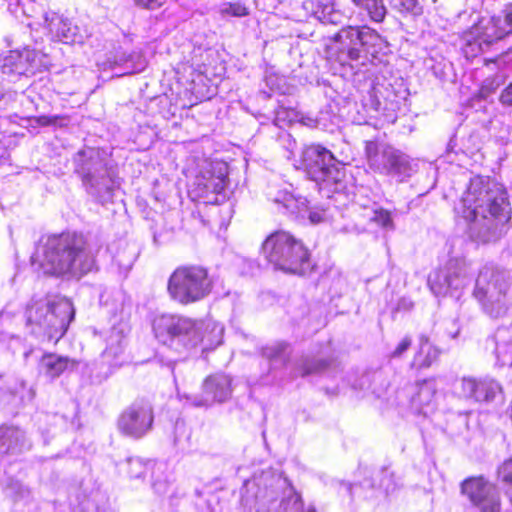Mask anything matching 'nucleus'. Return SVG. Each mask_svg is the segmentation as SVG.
Returning <instances> with one entry per match:
<instances>
[{
    "instance_id": "obj_10",
    "label": "nucleus",
    "mask_w": 512,
    "mask_h": 512,
    "mask_svg": "<svg viewBox=\"0 0 512 512\" xmlns=\"http://www.w3.org/2000/svg\"><path fill=\"white\" fill-rule=\"evenodd\" d=\"M155 337L164 345L192 348L203 339L202 323L191 318L163 314L153 321Z\"/></svg>"
},
{
    "instance_id": "obj_48",
    "label": "nucleus",
    "mask_w": 512,
    "mask_h": 512,
    "mask_svg": "<svg viewBox=\"0 0 512 512\" xmlns=\"http://www.w3.org/2000/svg\"><path fill=\"white\" fill-rule=\"evenodd\" d=\"M284 114H286V111H285V110L278 111V112L276 113V117H275V120H274L275 125L280 126V121H281V120H283L282 115H284Z\"/></svg>"
},
{
    "instance_id": "obj_46",
    "label": "nucleus",
    "mask_w": 512,
    "mask_h": 512,
    "mask_svg": "<svg viewBox=\"0 0 512 512\" xmlns=\"http://www.w3.org/2000/svg\"><path fill=\"white\" fill-rule=\"evenodd\" d=\"M500 102L505 106L512 105V82L501 93Z\"/></svg>"
},
{
    "instance_id": "obj_36",
    "label": "nucleus",
    "mask_w": 512,
    "mask_h": 512,
    "mask_svg": "<svg viewBox=\"0 0 512 512\" xmlns=\"http://www.w3.org/2000/svg\"><path fill=\"white\" fill-rule=\"evenodd\" d=\"M129 52L116 51L114 55L108 57L103 63V70H111L115 72V76H124L126 57Z\"/></svg>"
},
{
    "instance_id": "obj_6",
    "label": "nucleus",
    "mask_w": 512,
    "mask_h": 512,
    "mask_svg": "<svg viewBox=\"0 0 512 512\" xmlns=\"http://www.w3.org/2000/svg\"><path fill=\"white\" fill-rule=\"evenodd\" d=\"M262 250L276 269L286 273L303 275L310 267L308 249L288 232L277 231L268 236Z\"/></svg>"
},
{
    "instance_id": "obj_3",
    "label": "nucleus",
    "mask_w": 512,
    "mask_h": 512,
    "mask_svg": "<svg viewBox=\"0 0 512 512\" xmlns=\"http://www.w3.org/2000/svg\"><path fill=\"white\" fill-rule=\"evenodd\" d=\"M74 172L80 177L86 193L96 202H111L120 189L121 178L112 160L99 149L87 147L73 157Z\"/></svg>"
},
{
    "instance_id": "obj_22",
    "label": "nucleus",
    "mask_w": 512,
    "mask_h": 512,
    "mask_svg": "<svg viewBox=\"0 0 512 512\" xmlns=\"http://www.w3.org/2000/svg\"><path fill=\"white\" fill-rule=\"evenodd\" d=\"M44 21L49 31L64 43L75 41L77 27L74 26L68 18L58 15L56 12L49 11L44 13Z\"/></svg>"
},
{
    "instance_id": "obj_33",
    "label": "nucleus",
    "mask_w": 512,
    "mask_h": 512,
    "mask_svg": "<svg viewBox=\"0 0 512 512\" xmlns=\"http://www.w3.org/2000/svg\"><path fill=\"white\" fill-rule=\"evenodd\" d=\"M428 284L437 297H445L448 293V272L445 270L434 271L428 277Z\"/></svg>"
},
{
    "instance_id": "obj_44",
    "label": "nucleus",
    "mask_w": 512,
    "mask_h": 512,
    "mask_svg": "<svg viewBox=\"0 0 512 512\" xmlns=\"http://www.w3.org/2000/svg\"><path fill=\"white\" fill-rule=\"evenodd\" d=\"M167 0H133L134 4L137 7L147 9V10H155L162 7Z\"/></svg>"
},
{
    "instance_id": "obj_26",
    "label": "nucleus",
    "mask_w": 512,
    "mask_h": 512,
    "mask_svg": "<svg viewBox=\"0 0 512 512\" xmlns=\"http://www.w3.org/2000/svg\"><path fill=\"white\" fill-rule=\"evenodd\" d=\"M399 211L391 204L387 206L374 203L371 207L364 209V217L375 224H393L399 221Z\"/></svg>"
},
{
    "instance_id": "obj_45",
    "label": "nucleus",
    "mask_w": 512,
    "mask_h": 512,
    "mask_svg": "<svg viewBox=\"0 0 512 512\" xmlns=\"http://www.w3.org/2000/svg\"><path fill=\"white\" fill-rule=\"evenodd\" d=\"M411 346V338L404 337L392 353L393 357L401 356Z\"/></svg>"
},
{
    "instance_id": "obj_7",
    "label": "nucleus",
    "mask_w": 512,
    "mask_h": 512,
    "mask_svg": "<svg viewBox=\"0 0 512 512\" xmlns=\"http://www.w3.org/2000/svg\"><path fill=\"white\" fill-rule=\"evenodd\" d=\"M333 40L347 59L361 65L373 62L387 48V41L368 26H347L338 31Z\"/></svg>"
},
{
    "instance_id": "obj_43",
    "label": "nucleus",
    "mask_w": 512,
    "mask_h": 512,
    "mask_svg": "<svg viewBox=\"0 0 512 512\" xmlns=\"http://www.w3.org/2000/svg\"><path fill=\"white\" fill-rule=\"evenodd\" d=\"M173 234V228H168L167 226H161L159 231H154L153 240L156 244H161L168 241Z\"/></svg>"
},
{
    "instance_id": "obj_37",
    "label": "nucleus",
    "mask_w": 512,
    "mask_h": 512,
    "mask_svg": "<svg viewBox=\"0 0 512 512\" xmlns=\"http://www.w3.org/2000/svg\"><path fill=\"white\" fill-rule=\"evenodd\" d=\"M498 479L512 505V459L504 461L498 468Z\"/></svg>"
},
{
    "instance_id": "obj_51",
    "label": "nucleus",
    "mask_w": 512,
    "mask_h": 512,
    "mask_svg": "<svg viewBox=\"0 0 512 512\" xmlns=\"http://www.w3.org/2000/svg\"><path fill=\"white\" fill-rule=\"evenodd\" d=\"M141 474H142V472L140 471V472L136 473L134 476H135V477H140V476H141Z\"/></svg>"
},
{
    "instance_id": "obj_41",
    "label": "nucleus",
    "mask_w": 512,
    "mask_h": 512,
    "mask_svg": "<svg viewBox=\"0 0 512 512\" xmlns=\"http://www.w3.org/2000/svg\"><path fill=\"white\" fill-rule=\"evenodd\" d=\"M220 13L223 17H244L249 14V9L241 2H230L222 5Z\"/></svg>"
},
{
    "instance_id": "obj_5",
    "label": "nucleus",
    "mask_w": 512,
    "mask_h": 512,
    "mask_svg": "<svg viewBox=\"0 0 512 512\" xmlns=\"http://www.w3.org/2000/svg\"><path fill=\"white\" fill-rule=\"evenodd\" d=\"M72 302L64 297L33 301L26 309V325L38 338L57 342L74 319Z\"/></svg>"
},
{
    "instance_id": "obj_19",
    "label": "nucleus",
    "mask_w": 512,
    "mask_h": 512,
    "mask_svg": "<svg viewBox=\"0 0 512 512\" xmlns=\"http://www.w3.org/2000/svg\"><path fill=\"white\" fill-rule=\"evenodd\" d=\"M32 448L26 432L18 426H0V455L19 456Z\"/></svg>"
},
{
    "instance_id": "obj_32",
    "label": "nucleus",
    "mask_w": 512,
    "mask_h": 512,
    "mask_svg": "<svg viewBox=\"0 0 512 512\" xmlns=\"http://www.w3.org/2000/svg\"><path fill=\"white\" fill-rule=\"evenodd\" d=\"M469 237L477 243H489L499 238L498 226H468Z\"/></svg>"
},
{
    "instance_id": "obj_28",
    "label": "nucleus",
    "mask_w": 512,
    "mask_h": 512,
    "mask_svg": "<svg viewBox=\"0 0 512 512\" xmlns=\"http://www.w3.org/2000/svg\"><path fill=\"white\" fill-rule=\"evenodd\" d=\"M352 2L361 12H365L372 22L384 21L387 8L383 0H352Z\"/></svg>"
},
{
    "instance_id": "obj_42",
    "label": "nucleus",
    "mask_w": 512,
    "mask_h": 512,
    "mask_svg": "<svg viewBox=\"0 0 512 512\" xmlns=\"http://www.w3.org/2000/svg\"><path fill=\"white\" fill-rule=\"evenodd\" d=\"M496 21L505 31V36L512 34V7L503 11V15L496 16Z\"/></svg>"
},
{
    "instance_id": "obj_15",
    "label": "nucleus",
    "mask_w": 512,
    "mask_h": 512,
    "mask_svg": "<svg viewBox=\"0 0 512 512\" xmlns=\"http://www.w3.org/2000/svg\"><path fill=\"white\" fill-rule=\"evenodd\" d=\"M451 391L455 397L473 399L475 402H503L501 385L491 377H461L453 380Z\"/></svg>"
},
{
    "instance_id": "obj_2",
    "label": "nucleus",
    "mask_w": 512,
    "mask_h": 512,
    "mask_svg": "<svg viewBox=\"0 0 512 512\" xmlns=\"http://www.w3.org/2000/svg\"><path fill=\"white\" fill-rule=\"evenodd\" d=\"M462 216L470 224L491 219L504 224L510 219L511 208L503 185L490 177L475 176L462 197Z\"/></svg>"
},
{
    "instance_id": "obj_50",
    "label": "nucleus",
    "mask_w": 512,
    "mask_h": 512,
    "mask_svg": "<svg viewBox=\"0 0 512 512\" xmlns=\"http://www.w3.org/2000/svg\"><path fill=\"white\" fill-rule=\"evenodd\" d=\"M131 466H141V462L138 459L130 460Z\"/></svg>"
},
{
    "instance_id": "obj_18",
    "label": "nucleus",
    "mask_w": 512,
    "mask_h": 512,
    "mask_svg": "<svg viewBox=\"0 0 512 512\" xmlns=\"http://www.w3.org/2000/svg\"><path fill=\"white\" fill-rule=\"evenodd\" d=\"M231 392V378L225 374H215L204 380L200 393L185 395L184 397L194 407L208 408L215 403L226 401Z\"/></svg>"
},
{
    "instance_id": "obj_1",
    "label": "nucleus",
    "mask_w": 512,
    "mask_h": 512,
    "mask_svg": "<svg viewBox=\"0 0 512 512\" xmlns=\"http://www.w3.org/2000/svg\"><path fill=\"white\" fill-rule=\"evenodd\" d=\"M39 253L41 267L52 275L81 278L97 269L94 251L82 234L51 235Z\"/></svg>"
},
{
    "instance_id": "obj_14",
    "label": "nucleus",
    "mask_w": 512,
    "mask_h": 512,
    "mask_svg": "<svg viewBox=\"0 0 512 512\" xmlns=\"http://www.w3.org/2000/svg\"><path fill=\"white\" fill-rule=\"evenodd\" d=\"M154 410L152 404L144 399L131 403L117 418V430L125 437L141 439L147 435L153 427Z\"/></svg>"
},
{
    "instance_id": "obj_16",
    "label": "nucleus",
    "mask_w": 512,
    "mask_h": 512,
    "mask_svg": "<svg viewBox=\"0 0 512 512\" xmlns=\"http://www.w3.org/2000/svg\"><path fill=\"white\" fill-rule=\"evenodd\" d=\"M505 37V31L496 21V16L480 20L463 33L462 50L466 58L476 57L492 43Z\"/></svg>"
},
{
    "instance_id": "obj_11",
    "label": "nucleus",
    "mask_w": 512,
    "mask_h": 512,
    "mask_svg": "<svg viewBox=\"0 0 512 512\" xmlns=\"http://www.w3.org/2000/svg\"><path fill=\"white\" fill-rule=\"evenodd\" d=\"M228 165L222 161L205 162L189 186L192 200L205 204H220L226 199Z\"/></svg>"
},
{
    "instance_id": "obj_40",
    "label": "nucleus",
    "mask_w": 512,
    "mask_h": 512,
    "mask_svg": "<svg viewBox=\"0 0 512 512\" xmlns=\"http://www.w3.org/2000/svg\"><path fill=\"white\" fill-rule=\"evenodd\" d=\"M454 269L453 274L456 278H459V283L455 284V289H458L460 287H463L467 283V265L464 260H455L454 263H452V260H450V271ZM453 285L452 275L450 274V288Z\"/></svg>"
},
{
    "instance_id": "obj_21",
    "label": "nucleus",
    "mask_w": 512,
    "mask_h": 512,
    "mask_svg": "<svg viewBox=\"0 0 512 512\" xmlns=\"http://www.w3.org/2000/svg\"><path fill=\"white\" fill-rule=\"evenodd\" d=\"M41 56L35 51L24 49L13 51L6 58L5 66H11V70L18 75L34 74L40 67Z\"/></svg>"
},
{
    "instance_id": "obj_29",
    "label": "nucleus",
    "mask_w": 512,
    "mask_h": 512,
    "mask_svg": "<svg viewBox=\"0 0 512 512\" xmlns=\"http://www.w3.org/2000/svg\"><path fill=\"white\" fill-rule=\"evenodd\" d=\"M315 18L324 24L338 25L345 18L344 14L335 8L334 4H318L313 12Z\"/></svg>"
},
{
    "instance_id": "obj_23",
    "label": "nucleus",
    "mask_w": 512,
    "mask_h": 512,
    "mask_svg": "<svg viewBox=\"0 0 512 512\" xmlns=\"http://www.w3.org/2000/svg\"><path fill=\"white\" fill-rule=\"evenodd\" d=\"M260 355L269 362L271 370L284 368L290 361V344L286 341L268 343L260 348Z\"/></svg>"
},
{
    "instance_id": "obj_38",
    "label": "nucleus",
    "mask_w": 512,
    "mask_h": 512,
    "mask_svg": "<svg viewBox=\"0 0 512 512\" xmlns=\"http://www.w3.org/2000/svg\"><path fill=\"white\" fill-rule=\"evenodd\" d=\"M390 6L400 13L418 15L422 13V7L418 0H388Z\"/></svg>"
},
{
    "instance_id": "obj_12",
    "label": "nucleus",
    "mask_w": 512,
    "mask_h": 512,
    "mask_svg": "<svg viewBox=\"0 0 512 512\" xmlns=\"http://www.w3.org/2000/svg\"><path fill=\"white\" fill-rule=\"evenodd\" d=\"M365 154L370 169L405 181L416 171L417 165L408 155L385 143L367 141Z\"/></svg>"
},
{
    "instance_id": "obj_47",
    "label": "nucleus",
    "mask_w": 512,
    "mask_h": 512,
    "mask_svg": "<svg viewBox=\"0 0 512 512\" xmlns=\"http://www.w3.org/2000/svg\"><path fill=\"white\" fill-rule=\"evenodd\" d=\"M301 121L304 125L308 127H318L319 125V121L311 117H303Z\"/></svg>"
},
{
    "instance_id": "obj_27",
    "label": "nucleus",
    "mask_w": 512,
    "mask_h": 512,
    "mask_svg": "<svg viewBox=\"0 0 512 512\" xmlns=\"http://www.w3.org/2000/svg\"><path fill=\"white\" fill-rule=\"evenodd\" d=\"M334 364V359L315 358L313 356L305 355L296 364V370L300 376L305 377L309 375L320 374Z\"/></svg>"
},
{
    "instance_id": "obj_24",
    "label": "nucleus",
    "mask_w": 512,
    "mask_h": 512,
    "mask_svg": "<svg viewBox=\"0 0 512 512\" xmlns=\"http://www.w3.org/2000/svg\"><path fill=\"white\" fill-rule=\"evenodd\" d=\"M2 491L8 499L18 502H29L32 499L31 489L13 476H6L2 482Z\"/></svg>"
},
{
    "instance_id": "obj_4",
    "label": "nucleus",
    "mask_w": 512,
    "mask_h": 512,
    "mask_svg": "<svg viewBox=\"0 0 512 512\" xmlns=\"http://www.w3.org/2000/svg\"><path fill=\"white\" fill-rule=\"evenodd\" d=\"M301 166L307 176L316 183L319 192L331 198L333 194H346L348 180L345 167L326 148L308 145L302 149Z\"/></svg>"
},
{
    "instance_id": "obj_49",
    "label": "nucleus",
    "mask_w": 512,
    "mask_h": 512,
    "mask_svg": "<svg viewBox=\"0 0 512 512\" xmlns=\"http://www.w3.org/2000/svg\"><path fill=\"white\" fill-rule=\"evenodd\" d=\"M398 307H399V308L404 307V308H406V309H409V308H411V307H412V303H411V302L407 303V302H406V300H405V299H403V300H401V302L399 303Z\"/></svg>"
},
{
    "instance_id": "obj_34",
    "label": "nucleus",
    "mask_w": 512,
    "mask_h": 512,
    "mask_svg": "<svg viewBox=\"0 0 512 512\" xmlns=\"http://www.w3.org/2000/svg\"><path fill=\"white\" fill-rule=\"evenodd\" d=\"M7 391L13 396H18L20 403L26 404L31 402L35 397V390L33 387L26 386V382L22 379H14L13 383L9 382Z\"/></svg>"
},
{
    "instance_id": "obj_39",
    "label": "nucleus",
    "mask_w": 512,
    "mask_h": 512,
    "mask_svg": "<svg viewBox=\"0 0 512 512\" xmlns=\"http://www.w3.org/2000/svg\"><path fill=\"white\" fill-rule=\"evenodd\" d=\"M39 126L66 127L69 124V117L65 115H41L33 118Z\"/></svg>"
},
{
    "instance_id": "obj_30",
    "label": "nucleus",
    "mask_w": 512,
    "mask_h": 512,
    "mask_svg": "<svg viewBox=\"0 0 512 512\" xmlns=\"http://www.w3.org/2000/svg\"><path fill=\"white\" fill-rule=\"evenodd\" d=\"M434 397V386L431 382L424 381L419 385L418 392L412 397V405L419 413H426L423 411L424 407L429 406Z\"/></svg>"
},
{
    "instance_id": "obj_35",
    "label": "nucleus",
    "mask_w": 512,
    "mask_h": 512,
    "mask_svg": "<svg viewBox=\"0 0 512 512\" xmlns=\"http://www.w3.org/2000/svg\"><path fill=\"white\" fill-rule=\"evenodd\" d=\"M147 66V60L140 51H130L125 62L124 76L137 74Z\"/></svg>"
},
{
    "instance_id": "obj_31",
    "label": "nucleus",
    "mask_w": 512,
    "mask_h": 512,
    "mask_svg": "<svg viewBox=\"0 0 512 512\" xmlns=\"http://www.w3.org/2000/svg\"><path fill=\"white\" fill-rule=\"evenodd\" d=\"M438 357V351L428 341L421 343L419 351L414 356L412 366L416 368L429 367Z\"/></svg>"
},
{
    "instance_id": "obj_17",
    "label": "nucleus",
    "mask_w": 512,
    "mask_h": 512,
    "mask_svg": "<svg viewBox=\"0 0 512 512\" xmlns=\"http://www.w3.org/2000/svg\"><path fill=\"white\" fill-rule=\"evenodd\" d=\"M462 492L480 512H500L499 492L494 484L482 476L465 480L462 484Z\"/></svg>"
},
{
    "instance_id": "obj_8",
    "label": "nucleus",
    "mask_w": 512,
    "mask_h": 512,
    "mask_svg": "<svg viewBox=\"0 0 512 512\" xmlns=\"http://www.w3.org/2000/svg\"><path fill=\"white\" fill-rule=\"evenodd\" d=\"M213 282L208 270L202 266L178 267L169 277L168 294L181 305H189L206 298L212 291Z\"/></svg>"
},
{
    "instance_id": "obj_9",
    "label": "nucleus",
    "mask_w": 512,
    "mask_h": 512,
    "mask_svg": "<svg viewBox=\"0 0 512 512\" xmlns=\"http://www.w3.org/2000/svg\"><path fill=\"white\" fill-rule=\"evenodd\" d=\"M268 199L275 204L279 213L291 217V220L300 221L308 219L312 224L321 222H334L340 214L334 205H310L307 198L295 196L287 190H269Z\"/></svg>"
},
{
    "instance_id": "obj_25",
    "label": "nucleus",
    "mask_w": 512,
    "mask_h": 512,
    "mask_svg": "<svg viewBox=\"0 0 512 512\" xmlns=\"http://www.w3.org/2000/svg\"><path fill=\"white\" fill-rule=\"evenodd\" d=\"M72 363L68 357L54 353L44 354L39 363V369L52 379L59 377Z\"/></svg>"
},
{
    "instance_id": "obj_52",
    "label": "nucleus",
    "mask_w": 512,
    "mask_h": 512,
    "mask_svg": "<svg viewBox=\"0 0 512 512\" xmlns=\"http://www.w3.org/2000/svg\"><path fill=\"white\" fill-rule=\"evenodd\" d=\"M3 379V375L0 374V381Z\"/></svg>"
},
{
    "instance_id": "obj_13",
    "label": "nucleus",
    "mask_w": 512,
    "mask_h": 512,
    "mask_svg": "<svg viewBox=\"0 0 512 512\" xmlns=\"http://www.w3.org/2000/svg\"><path fill=\"white\" fill-rule=\"evenodd\" d=\"M508 289L506 273L493 266H485L476 279L474 296L492 317H500L504 310L502 298Z\"/></svg>"
},
{
    "instance_id": "obj_20",
    "label": "nucleus",
    "mask_w": 512,
    "mask_h": 512,
    "mask_svg": "<svg viewBox=\"0 0 512 512\" xmlns=\"http://www.w3.org/2000/svg\"><path fill=\"white\" fill-rule=\"evenodd\" d=\"M512 323L508 328L501 326L486 342V348H491L496 357V365H512Z\"/></svg>"
}]
</instances>
